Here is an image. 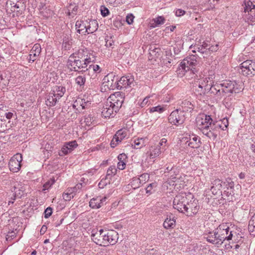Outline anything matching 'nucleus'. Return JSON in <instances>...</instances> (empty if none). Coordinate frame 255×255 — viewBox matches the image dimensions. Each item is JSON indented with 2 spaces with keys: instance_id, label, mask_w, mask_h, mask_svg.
<instances>
[{
  "instance_id": "c85d7f7f",
  "label": "nucleus",
  "mask_w": 255,
  "mask_h": 255,
  "mask_svg": "<svg viewBox=\"0 0 255 255\" xmlns=\"http://www.w3.org/2000/svg\"><path fill=\"white\" fill-rule=\"evenodd\" d=\"M58 100V98L56 97L55 93H50L47 97L45 101L46 105L49 107L54 106Z\"/></svg>"
},
{
  "instance_id": "ddd939ff",
  "label": "nucleus",
  "mask_w": 255,
  "mask_h": 255,
  "mask_svg": "<svg viewBox=\"0 0 255 255\" xmlns=\"http://www.w3.org/2000/svg\"><path fill=\"white\" fill-rule=\"evenodd\" d=\"M26 187V186L20 183L14 186L13 189L12 190L13 194L10 197V199L12 200H15L16 198H21L25 194ZM10 203H13V201H9L8 205H9Z\"/></svg>"
},
{
  "instance_id": "473e14b6",
  "label": "nucleus",
  "mask_w": 255,
  "mask_h": 255,
  "mask_svg": "<svg viewBox=\"0 0 255 255\" xmlns=\"http://www.w3.org/2000/svg\"><path fill=\"white\" fill-rule=\"evenodd\" d=\"M84 72H82L80 75L78 76L75 80L76 84L79 86L80 88H84L86 82V77L85 75H83Z\"/></svg>"
},
{
  "instance_id": "8fccbe9b",
  "label": "nucleus",
  "mask_w": 255,
  "mask_h": 255,
  "mask_svg": "<svg viewBox=\"0 0 255 255\" xmlns=\"http://www.w3.org/2000/svg\"><path fill=\"white\" fill-rule=\"evenodd\" d=\"M155 23V25H152V27H154L156 26L161 25L165 22V19L163 16H159L153 19Z\"/></svg>"
},
{
  "instance_id": "aec40b11",
  "label": "nucleus",
  "mask_w": 255,
  "mask_h": 255,
  "mask_svg": "<svg viewBox=\"0 0 255 255\" xmlns=\"http://www.w3.org/2000/svg\"><path fill=\"white\" fill-rule=\"evenodd\" d=\"M41 51V48L40 45L38 43L35 44L30 51L29 54V61L33 62L36 60L40 54Z\"/></svg>"
},
{
  "instance_id": "0e129e2a",
  "label": "nucleus",
  "mask_w": 255,
  "mask_h": 255,
  "mask_svg": "<svg viewBox=\"0 0 255 255\" xmlns=\"http://www.w3.org/2000/svg\"><path fill=\"white\" fill-rule=\"evenodd\" d=\"M93 121H94V120L91 115L85 117L84 122L86 123V125L90 126L92 123Z\"/></svg>"
},
{
  "instance_id": "680f3d73",
  "label": "nucleus",
  "mask_w": 255,
  "mask_h": 255,
  "mask_svg": "<svg viewBox=\"0 0 255 255\" xmlns=\"http://www.w3.org/2000/svg\"><path fill=\"white\" fill-rule=\"evenodd\" d=\"M82 110L86 109L90 106L91 101L87 99L82 98Z\"/></svg>"
},
{
  "instance_id": "0eeeda50",
  "label": "nucleus",
  "mask_w": 255,
  "mask_h": 255,
  "mask_svg": "<svg viewBox=\"0 0 255 255\" xmlns=\"http://www.w3.org/2000/svg\"><path fill=\"white\" fill-rule=\"evenodd\" d=\"M124 102V98L119 92L111 95L107 99V106L115 108V113H117Z\"/></svg>"
},
{
  "instance_id": "69168bd1",
  "label": "nucleus",
  "mask_w": 255,
  "mask_h": 255,
  "mask_svg": "<svg viewBox=\"0 0 255 255\" xmlns=\"http://www.w3.org/2000/svg\"><path fill=\"white\" fill-rule=\"evenodd\" d=\"M134 16L132 14H128L126 17V21L128 24H131L133 21Z\"/></svg>"
},
{
  "instance_id": "4be33fe9",
  "label": "nucleus",
  "mask_w": 255,
  "mask_h": 255,
  "mask_svg": "<svg viewBox=\"0 0 255 255\" xmlns=\"http://www.w3.org/2000/svg\"><path fill=\"white\" fill-rule=\"evenodd\" d=\"M179 108L178 110H180L185 114V112L189 111L191 112L193 110V105L187 100L181 101L178 103Z\"/></svg>"
},
{
  "instance_id": "774afa93",
  "label": "nucleus",
  "mask_w": 255,
  "mask_h": 255,
  "mask_svg": "<svg viewBox=\"0 0 255 255\" xmlns=\"http://www.w3.org/2000/svg\"><path fill=\"white\" fill-rule=\"evenodd\" d=\"M156 187V184L154 183H152L151 184H149L148 186L146 188V193L151 194V189Z\"/></svg>"
},
{
  "instance_id": "3c124183",
  "label": "nucleus",
  "mask_w": 255,
  "mask_h": 255,
  "mask_svg": "<svg viewBox=\"0 0 255 255\" xmlns=\"http://www.w3.org/2000/svg\"><path fill=\"white\" fill-rule=\"evenodd\" d=\"M65 143L71 152L78 146V144L76 140L66 142Z\"/></svg>"
},
{
  "instance_id": "cd10ccee",
  "label": "nucleus",
  "mask_w": 255,
  "mask_h": 255,
  "mask_svg": "<svg viewBox=\"0 0 255 255\" xmlns=\"http://www.w3.org/2000/svg\"><path fill=\"white\" fill-rule=\"evenodd\" d=\"M194 87L195 88L194 93L198 98L201 99L207 93V91L206 89H204V88L197 82L195 83Z\"/></svg>"
},
{
  "instance_id": "ea45409f",
  "label": "nucleus",
  "mask_w": 255,
  "mask_h": 255,
  "mask_svg": "<svg viewBox=\"0 0 255 255\" xmlns=\"http://www.w3.org/2000/svg\"><path fill=\"white\" fill-rule=\"evenodd\" d=\"M210 78H206L205 79L200 80L199 81H197L199 84H200L202 87L206 89L207 91L209 89V87L210 86L212 82L210 80Z\"/></svg>"
},
{
  "instance_id": "58836bf2",
  "label": "nucleus",
  "mask_w": 255,
  "mask_h": 255,
  "mask_svg": "<svg viewBox=\"0 0 255 255\" xmlns=\"http://www.w3.org/2000/svg\"><path fill=\"white\" fill-rule=\"evenodd\" d=\"M117 169L116 168L115 166H110L107 172V174L106 176V178L105 180L110 179L111 177H112L113 175H115L117 173ZM109 182H110V180H109Z\"/></svg>"
},
{
  "instance_id": "4c0bfd02",
  "label": "nucleus",
  "mask_w": 255,
  "mask_h": 255,
  "mask_svg": "<svg viewBox=\"0 0 255 255\" xmlns=\"http://www.w3.org/2000/svg\"><path fill=\"white\" fill-rule=\"evenodd\" d=\"M144 139L142 138H140L134 139L133 143H131V145L133 148L138 149L144 145Z\"/></svg>"
},
{
  "instance_id": "72a5a7b5",
  "label": "nucleus",
  "mask_w": 255,
  "mask_h": 255,
  "mask_svg": "<svg viewBox=\"0 0 255 255\" xmlns=\"http://www.w3.org/2000/svg\"><path fill=\"white\" fill-rule=\"evenodd\" d=\"M161 51L158 48H156L155 46H151L149 49V54L151 57V59H156L160 55Z\"/></svg>"
},
{
  "instance_id": "1a4fd4ad",
  "label": "nucleus",
  "mask_w": 255,
  "mask_h": 255,
  "mask_svg": "<svg viewBox=\"0 0 255 255\" xmlns=\"http://www.w3.org/2000/svg\"><path fill=\"white\" fill-rule=\"evenodd\" d=\"M239 72L244 76H254L255 74V62L250 60L243 62L240 65Z\"/></svg>"
},
{
  "instance_id": "a211bd4d",
  "label": "nucleus",
  "mask_w": 255,
  "mask_h": 255,
  "mask_svg": "<svg viewBox=\"0 0 255 255\" xmlns=\"http://www.w3.org/2000/svg\"><path fill=\"white\" fill-rule=\"evenodd\" d=\"M107 198L97 197L91 199L89 202V206L92 209H99L106 204Z\"/></svg>"
},
{
  "instance_id": "393cba45",
  "label": "nucleus",
  "mask_w": 255,
  "mask_h": 255,
  "mask_svg": "<svg viewBox=\"0 0 255 255\" xmlns=\"http://www.w3.org/2000/svg\"><path fill=\"white\" fill-rule=\"evenodd\" d=\"M77 32L81 34H85L87 33V21H77L75 24Z\"/></svg>"
},
{
  "instance_id": "dca6fc26",
  "label": "nucleus",
  "mask_w": 255,
  "mask_h": 255,
  "mask_svg": "<svg viewBox=\"0 0 255 255\" xmlns=\"http://www.w3.org/2000/svg\"><path fill=\"white\" fill-rule=\"evenodd\" d=\"M105 86H107L110 90H114L116 88L120 89V85L117 78L113 76V75H108L104 79Z\"/></svg>"
},
{
  "instance_id": "a878e982",
  "label": "nucleus",
  "mask_w": 255,
  "mask_h": 255,
  "mask_svg": "<svg viewBox=\"0 0 255 255\" xmlns=\"http://www.w3.org/2000/svg\"><path fill=\"white\" fill-rule=\"evenodd\" d=\"M150 159H154L158 156L161 153V147L159 145L151 146L148 152Z\"/></svg>"
},
{
  "instance_id": "4468645a",
  "label": "nucleus",
  "mask_w": 255,
  "mask_h": 255,
  "mask_svg": "<svg viewBox=\"0 0 255 255\" xmlns=\"http://www.w3.org/2000/svg\"><path fill=\"white\" fill-rule=\"evenodd\" d=\"M128 132V131L126 128H122L118 130L111 142V147L114 148L118 145L127 136Z\"/></svg>"
},
{
  "instance_id": "49530a36",
  "label": "nucleus",
  "mask_w": 255,
  "mask_h": 255,
  "mask_svg": "<svg viewBox=\"0 0 255 255\" xmlns=\"http://www.w3.org/2000/svg\"><path fill=\"white\" fill-rule=\"evenodd\" d=\"M224 185L227 187L228 190L230 189V190H233L234 189V183L230 178L226 179V181L224 182Z\"/></svg>"
},
{
  "instance_id": "bf43d9fd",
  "label": "nucleus",
  "mask_w": 255,
  "mask_h": 255,
  "mask_svg": "<svg viewBox=\"0 0 255 255\" xmlns=\"http://www.w3.org/2000/svg\"><path fill=\"white\" fill-rule=\"evenodd\" d=\"M73 197L74 195L72 194V192L64 193L63 194V198L65 201H70Z\"/></svg>"
},
{
  "instance_id": "bb28decb",
  "label": "nucleus",
  "mask_w": 255,
  "mask_h": 255,
  "mask_svg": "<svg viewBox=\"0 0 255 255\" xmlns=\"http://www.w3.org/2000/svg\"><path fill=\"white\" fill-rule=\"evenodd\" d=\"M109 106H107V104L106 103L102 109V116L105 118L113 117L114 114L116 113L115 108H112V107Z\"/></svg>"
},
{
  "instance_id": "603ef678",
  "label": "nucleus",
  "mask_w": 255,
  "mask_h": 255,
  "mask_svg": "<svg viewBox=\"0 0 255 255\" xmlns=\"http://www.w3.org/2000/svg\"><path fill=\"white\" fill-rule=\"evenodd\" d=\"M141 185V182L138 178H133L131 182V186L134 189L138 188Z\"/></svg>"
},
{
  "instance_id": "f3484780",
  "label": "nucleus",
  "mask_w": 255,
  "mask_h": 255,
  "mask_svg": "<svg viewBox=\"0 0 255 255\" xmlns=\"http://www.w3.org/2000/svg\"><path fill=\"white\" fill-rule=\"evenodd\" d=\"M118 80L120 90H121L123 88L131 87L134 85V79L133 76L131 75L123 76Z\"/></svg>"
},
{
  "instance_id": "2f4dec72",
  "label": "nucleus",
  "mask_w": 255,
  "mask_h": 255,
  "mask_svg": "<svg viewBox=\"0 0 255 255\" xmlns=\"http://www.w3.org/2000/svg\"><path fill=\"white\" fill-rule=\"evenodd\" d=\"M98 28V24L96 20H91L87 25V33H92L96 31Z\"/></svg>"
},
{
  "instance_id": "c03bdc74",
  "label": "nucleus",
  "mask_w": 255,
  "mask_h": 255,
  "mask_svg": "<svg viewBox=\"0 0 255 255\" xmlns=\"http://www.w3.org/2000/svg\"><path fill=\"white\" fill-rule=\"evenodd\" d=\"M68 14L69 15H71L72 16H74V15H76V12L78 10V6L75 4H70L68 8Z\"/></svg>"
},
{
  "instance_id": "6ab92c4d",
  "label": "nucleus",
  "mask_w": 255,
  "mask_h": 255,
  "mask_svg": "<svg viewBox=\"0 0 255 255\" xmlns=\"http://www.w3.org/2000/svg\"><path fill=\"white\" fill-rule=\"evenodd\" d=\"M163 226L166 229H173L176 226L175 217L171 213L168 214L163 222Z\"/></svg>"
},
{
  "instance_id": "de8ad7c7",
  "label": "nucleus",
  "mask_w": 255,
  "mask_h": 255,
  "mask_svg": "<svg viewBox=\"0 0 255 255\" xmlns=\"http://www.w3.org/2000/svg\"><path fill=\"white\" fill-rule=\"evenodd\" d=\"M71 152V151L70 150L69 148H68L65 143H64V145L61 148V149L59 151L58 154L60 156H63L68 154Z\"/></svg>"
},
{
  "instance_id": "79ce46f5",
  "label": "nucleus",
  "mask_w": 255,
  "mask_h": 255,
  "mask_svg": "<svg viewBox=\"0 0 255 255\" xmlns=\"http://www.w3.org/2000/svg\"><path fill=\"white\" fill-rule=\"evenodd\" d=\"M153 97V96H149L146 97L140 103V106L142 108L145 107L146 105L152 104V103L154 101V100L151 99V98H152Z\"/></svg>"
},
{
  "instance_id": "e433bc0d",
  "label": "nucleus",
  "mask_w": 255,
  "mask_h": 255,
  "mask_svg": "<svg viewBox=\"0 0 255 255\" xmlns=\"http://www.w3.org/2000/svg\"><path fill=\"white\" fill-rule=\"evenodd\" d=\"M248 229L250 234L253 236H255V214L249 221Z\"/></svg>"
},
{
  "instance_id": "412c9836",
  "label": "nucleus",
  "mask_w": 255,
  "mask_h": 255,
  "mask_svg": "<svg viewBox=\"0 0 255 255\" xmlns=\"http://www.w3.org/2000/svg\"><path fill=\"white\" fill-rule=\"evenodd\" d=\"M222 182L219 179H214L212 181V185L210 190L214 195H217L222 193Z\"/></svg>"
},
{
  "instance_id": "39448f33",
  "label": "nucleus",
  "mask_w": 255,
  "mask_h": 255,
  "mask_svg": "<svg viewBox=\"0 0 255 255\" xmlns=\"http://www.w3.org/2000/svg\"><path fill=\"white\" fill-rule=\"evenodd\" d=\"M221 127L219 123L216 121L210 126L201 128V129L203 134L211 139L215 140L220 133Z\"/></svg>"
},
{
  "instance_id": "a18cd8bd",
  "label": "nucleus",
  "mask_w": 255,
  "mask_h": 255,
  "mask_svg": "<svg viewBox=\"0 0 255 255\" xmlns=\"http://www.w3.org/2000/svg\"><path fill=\"white\" fill-rule=\"evenodd\" d=\"M149 112L150 113H152L154 112H158L159 113H162L165 111V109L164 107H161V106H157L156 107H153L152 108H150L148 109Z\"/></svg>"
},
{
  "instance_id": "6e6552de",
  "label": "nucleus",
  "mask_w": 255,
  "mask_h": 255,
  "mask_svg": "<svg viewBox=\"0 0 255 255\" xmlns=\"http://www.w3.org/2000/svg\"><path fill=\"white\" fill-rule=\"evenodd\" d=\"M70 57H73L78 60H81L84 62V65L90 64L95 60V57L88 52V51L85 49L81 48L74 53L71 54Z\"/></svg>"
},
{
  "instance_id": "a19ab883",
  "label": "nucleus",
  "mask_w": 255,
  "mask_h": 255,
  "mask_svg": "<svg viewBox=\"0 0 255 255\" xmlns=\"http://www.w3.org/2000/svg\"><path fill=\"white\" fill-rule=\"evenodd\" d=\"M192 141H191V139L190 138L189 141H187L186 143H188V145L193 148H197L200 146L199 141L198 142H197L198 140V137L194 136L192 139Z\"/></svg>"
},
{
  "instance_id": "f704fd0d",
  "label": "nucleus",
  "mask_w": 255,
  "mask_h": 255,
  "mask_svg": "<svg viewBox=\"0 0 255 255\" xmlns=\"http://www.w3.org/2000/svg\"><path fill=\"white\" fill-rule=\"evenodd\" d=\"M73 44V39L70 35L65 36L63 38V47L65 50L69 49Z\"/></svg>"
},
{
  "instance_id": "b1692460",
  "label": "nucleus",
  "mask_w": 255,
  "mask_h": 255,
  "mask_svg": "<svg viewBox=\"0 0 255 255\" xmlns=\"http://www.w3.org/2000/svg\"><path fill=\"white\" fill-rule=\"evenodd\" d=\"M197 122L199 125H202V127H205V126H210L214 123L210 116L205 114L200 115L198 118Z\"/></svg>"
},
{
  "instance_id": "4d7b16f0",
  "label": "nucleus",
  "mask_w": 255,
  "mask_h": 255,
  "mask_svg": "<svg viewBox=\"0 0 255 255\" xmlns=\"http://www.w3.org/2000/svg\"><path fill=\"white\" fill-rule=\"evenodd\" d=\"M101 15L103 17H106L109 14L110 11L108 8H107L105 6L102 5L101 6Z\"/></svg>"
},
{
  "instance_id": "2eb2a0df",
  "label": "nucleus",
  "mask_w": 255,
  "mask_h": 255,
  "mask_svg": "<svg viewBox=\"0 0 255 255\" xmlns=\"http://www.w3.org/2000/svg\"><path fill=\"white\" fill-rule=\"evenodd\" d=\"M199 209V206L198 205V201L196 200H188V204H186V208L185 209V214L188 216H191L196 214Z\"/></svg>"
},
{
  "instance_id": "13d9d810",
  "label": "nucleus",
  "mask_w": 255,
  "mask_h": 255,
  "mask_svg": "<svg viewBox=\"0 0 255 255\" xmlns=\"http://www.w3.org/2000/svg\"><path fill=\"white\" fill-rule=\"evenodd\" d=\"M198 51L203 55V57H207L209 55V51L207 50H205L203 47L201 46V45L198 47Z\"/></svg>"
},
{
  "instance_id": "6e6d98bb",
  "label": "nucleus",
  "mask_w": 255,
  "mask_h": 255,
  "mask_svg": "<svg viewBox=\"0 0 255 255\" xmlns=\"http://www.w3.org/2000/svg\"><path fill=\"white\" fill-rule=\"evenodd\" d=\"M233 190H230V191H225L223 193L224 196H227L228 197L227 200L229 201H233Z\"/></svg>"
},
{
  "instance_id": "9d476101",
  "label": "nucleus",
  "mask_w": 255,
  "mask_h": 255,
  "mask_svg": "<svg viewBox=\"0 0 255 255\" xmlns=\"http://www.w3.org/2000/svg\"><path fill=\"white\" fill-rule=\"evenodd\" d=\"M187 196L184 194H179L176 195L173 200V206L175 209L179 212L183 213L185 212L186 204H188Z\"/></svg>"
},
{
  "instance_id": "f8f14e48",
  "label": "nucleus",
  "mask_w": 255,
  "mask_h": 255,
  "mask_svg": "<svg viewBox=\"0 0 255 255\" xmlns=\"http://www.w3.org/2000/svg\"><path fill=\"white\" fill-rule=\"evenodd\" d=\"M22 157L21 154L17 153L10 159L8 163L9 168L13 172H18L21 167Z\"/></svg>"
},
{
  "instance_id": "7c9ffc66",
  "label": "nucleus",
  "mask_w": 255,
  "mask_h": 255,
  "mask_svg": "<svg viewBox=\"0 0 255 255\" xmlns=\"http://www.w3.org/2000/svg\"><path fill=\"white\" fill-rule=\"evenodd\" d=\"M9 2L11 5V8L12 11H19L24 8L23 3L21 1H17L15 3L14 0H10Z\"/></svg>"
},
{
  "instance_id": "5fc2aeb1",
  "label": "nucleus",
  "mask_w": 255,
  "mask_h": 255,
  "mask_svg": "<svg viewBox=\"0 0 255 255\" xmlns=\"http://www.w3.org/2000/svg\"><path fill=\"white\" fill-rule=\"evenodd\" d=\"M245 5L244 11L246 12H249V11H251L252 9L255 8V4H254L251 1H248Z\"/></svg>"
},
{
  "instance_id": "7ed1b4c3",
  "label": "nucleus",
  "mask_w": 255,
  "mask_h": 255,
  "mask_svg": "<svg viewBox=\"0 0 255 255\" xmlns=\"http://www.w3.org/2000/svg\"><path fill=\"white\" fill-rule=\"evenodd\" d=\"M221 85L223 97L230 96L233 93H238L242 89L241 85L236 81H224L221 83Z\"/></svg>"
},
{
  "instance_id": "052dcab7",
  "label": "nucleus",
  "mask_w": 255,
  "mask_h": 255,
  "mask_svg": "<svg viewBox=\"0 0 255 255\" xmlns=\"http://www.w3.org/2000/svg\"><path fill=\"white\" fill-rule=\"evenodd\" d=\"M55 182L54 179H50L49 180L47 181L43 185V190H47L49 188H50L52 184H54Z\"/></svg>"
},
{
  "instance_id": "423d86ee",
  "label": "nucleus",
  "mask_w": 255,
  "mask_h": 255,
  "mask_svg": "<svg viewBox=\"0 0 255 255\" xmlns=\"http://www.w3.org/2000/svg\"><path fill=\"white\" fill-rule=\"evenodd\" d=\"M88 64H86L84 65V62L82 60L70 56L67 61V66L71 71H74L81 73V72H86L88 70L87 68Z\"/></svg>"
},
{
  "instance_id": "e2e57ef3",
  "label": "nucleus",
  "mask_w": 255,
  "mask_h": 255,
  "mask_svg": "<svg viewBox=\"0 0 255 255\" xmlns=\"http://www.w3.org/2000/svg\"><path fill=\"white\" fill-rule=\"evenodd\" d=\"M52 213V209L50 207H47L44 211V217L45 218H49Z\"/></svg>"
},
{
  "instance_id": "c756f323",
  "label": "nucleus",
  "mask_w": 255,
  "mask_h": 255,
  "mask_svg": "<svg viewBox=\"0 0 255 255\" xmlns=\"http://www.w3.org/2000/svg\"><path fill=\"white\" fill-rule=\"evenodd\" d=\"M127 156L126 154H120L118 156L119 162L117 164V167L120 170H123L126 167V160Z\"/></svg>"
},
{
  "instance_id": "f257e3e1",
  "label": "nucleus",
  "mask_w": 255,
  "mask_h": 255,
  "mask_svg": "<svg viewBox=\"0 0 255 255\" xmlns=\"http://www.w3.org/2000/svg\"><path fill=\"white\" fill-rule=\"evenodd\" d=\"M91 238L94 243L101 246H107L109 244L114 245L118 242L119 234L114 230H93Z\"/></svg>"
},
{
  "instance_id": "09e8293b",
  "label": "nucleus",
  "mask_w": 255,
  "mask_h": 255,
  "mask_svg": "<svg viewBox=\"0 0 255 255\" xmlns=\"http://www.w3.org/2000/svg\"><path fill=\"white\" fill-rule=\"evenodd\" d=\"M217 122L221 127L220 128L221 129L225 130L229 126V122L227 118H224L221 121Z\"/></svg>"
},
{
  "instance_id": "338daca9",
  "label": "nucleus",
  "mask_w": 255,
  "mask_h": 255,
  "mask_svg": "<svg viewBox=\"0 0 255 255\" xmlns=\"http://www.w3.org/2000/svg\"><path fill=\"white\" fill-rule=\"evenodd\" d=\"M225 240L230 241L233 238H235V235L233 233V232L232 231H230V230L228 236H227L226 237H225ZM234 240L236 241V240L235 239H234Z\"/></svg>"
},
{
  "instance_id": "c9c22d12",
  "label": "nucleus",
  "mask_w": 255,
  "mask_h": 255,
  "mask_svg": "<svg viewBox=\"0 0 255 255\" xmlns=\"http://www.w3.org/2000/svg\"><path fill=\"white\" fill-rule=\"evenodd\" d=\"M66 89L63 86H56L54 88V90L53 91V93H55L56 95V97L58 98L59 99L61 97H62L64 93H65Z\"/></svg>"
},
{
  "instance_id": "5701e85b",
  "label": "nucleus",
  "mask_w": 255,
  "mask_h": 255,
  "mask_svg": "<svg viewBox=\"0 0 255 255\" xmlns=\"http://www.w3.org/2000/svg\"><path fill=\"white\" fill-rule=\"evenodd\" d=\"M222 86L221 84H212L211 83L209 87V89L207 91V92H210L211 94L216 96L218 98L221 99L223 98L221 90Z\"/></svg>"
},
{
  "instance_id": "20e7f679",
  "label": "nucleus",
  "mask_w": 255,
  "mask_h": 255,
  "mask_svg": "<svg viewBox=\"0 0 255 255\" xmlns=\"http://www.w3.org/2000/svg\"><path fill=\"white\" fill-rule=\"evenodd\" d=\"M224 232V231H221V228L220 227L216 229L213 233L210 232L209 233V235L206 237L207 241L219 247L225 241Z\"/></svg>"
},
{
  "instance_id": "864d4df0",
  "label": "nucleus",
  "mask_w": 255,
  "mask_h": 255,
  "mask_svg": "<svg viewBox=\"0 0 255 255\" xmlns=\"http://www.w3.org/2000/svg\"><path fill=\"white\" fill-rule=\"evenodd\" d=\"M138 178L140 180L141 184L143 185L149 180V175L148 173H145L141 174Z\"/></svg>"
},
{
  "instance_id": "9b49d317",
  "label": "nucleus",
  "mask_w": 255,
  "mask_h": 255,
  "mask_svg": "<svg viewBox=\"0 0 255 255\" xmlns=\"http://www.w3.org/2000/svg\"><path fill=\"white\" fill-rule=\"evenodd\" d=\"M185 114L180 110L176 109L170 114L168 117V121L170 123L175 126H179L183 124L185 120Z\"/></svg>"
},
{
  "instance_id": "37998d69",
  "label": "nucleus",
  "mask_w": 255,
  "mask_h": 255,
  "mask_svg": "<svg viewBox=\"0 0 255 255\" xmlns=\"http://www.w3.org/2000/svg\"><path fill=\"white\" fill-rule=\"evenodd\" d=\"M82 98H78L73 105V108L78 111L82 110Z\"/></svg>"
},
{
  "instance_id": "f03ea898",
  "label": "nucleus",
  "mask_w": 255,
  "mask_h": 255,
  "mask_svg": "<svg viewBox=\"0 0 255 255\" xmlns=\"http://www.w3.org/2000/svg\"><path fill=\"white\" fill-rule=\"evenodd\" d=\"M197 57L192 55L184 59L180 64L179 70L184 74L186 72H190L195 74L197 72L195 67L197 64Z\"/></svg>"
}]
</instances>
